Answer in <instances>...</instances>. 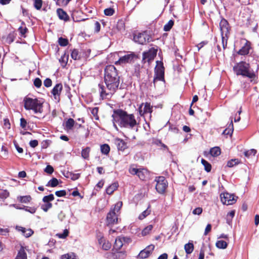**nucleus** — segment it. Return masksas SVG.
<instances>
[{
  "label": "nucleus",
  "mask_w": 259,
  "mask_h": 259,
  "mask_svg": "<svg viewBox=\"0 0 259 259\" xmlns=\"http://www.w3.org/2000/svg\"><path fill=\"white\" fill-rule=\"evenodd\" d=\"M104 82L98 85L99 92L102 99H109L118 89L120 76L118 71L114 65L107 66L104 69Z\"/></svg>",
  "instance_id": "f257e3e1"
},
{
  "label": "nucleus",
  "mask_w": 259,
  "mask_h": 259,
  "mask_svg": "<svg viewBox=\"0 0 259 259\" xmlns=\"http://www.w3.org/2000/svg\"><path fill=\"white\" fill-rule=\"evenodd\" d=\"M112 117L113 126L116 129H117L116 123L120 127L128 129H134L138 124L133 114H128L122 109L114 110Z\"/></svg>",
  "instance_id": "f03ea898"
},
{
  "label": "nucleus",
  "mask_w": 259,
  "mask_h": 259,
  "mask_svg": "<svg viewBox=\"0 0 259 259\" xmlns=\"http://www.w3.org/2000/svg\"><path fill=\"white\" fill-rule=\"evenodd\" d=\"M24 107L26 110H32L35 113L43 112V102L37 98L25 97L23 99Z\"/></svg>",
  "instance_id": "7ed1b4c3"
},
{
  "label": "nucleus",
  "mask_w": 259,
  "mask_h": 259,
  "mask_svg": "<svg viewBox=\"0 0 259 259\" xmlns=\"http://www.w3.org/2000/svg\"><path fill=\"white\" fill-rule=\"evenodd\" d=\"M233 70L237 75H242L253 79L255 77L254 72L250 70V65L245 61H241L233 67Z\"/></svg>",
  "instance_id": "20e7f679"
},
{
  "label": "nucleus",
  "mask_w": 259,
  "mask_h": 259,
  "mask_svg": "<svg viewBox=\"0 0 259 259\" xmlns=\"http://www.w3.org/2000/svg\"><path fill=\"white\" fill-rule=\"evenodd\" d=\"M138 58L137 56L134 52H130L119 58L118 61L115 62L116 65H122L127 63H133Z\"/></svg>",
  "instance_id": "39448f33"
},
{
  "label": "nucleus",
  "mask_w": 259,
  "mask_h": 259,
  "mask_svg": "<svg viewBox=\"0 0 259 259\" xmlns=\"http://www.w3.org/2000/svg\"><path fill=\"white\" fill-rule=\"evenodd\" d=\"M155 76L153 82L155 83L156 80H164V68L162 62L157 61L156 65L154 70Z\"/></svg>",
  "instance_id": "423d86ee"
},
{
  "label": "nucleus",
  "mask_w": 259,
  "mask_h": 259,
  "mask_svg": "<svg viewBox=\"0 0 259 259\" xmlns=\"http://www.w3.org/2000/svg\"><path fill=\"white\" fill-rule=\"evenodd\" d=\"M129 172L133 175H137L141 180H146L149 177V171L146 168H137L131 167Z\"/></svg>",
  "instance_id": "0eeeda50"
},
{
  "label": "nucleus",
  "mask_w": 259,
  "mask_h": 259,
  "mask_svg": "<svg viewBox=\"0 0 259 259\" xmlns=\"http://www.w3.org/2000/svg\"><path fill=\"white\" fill-rule=\"evenodd\" d=\"M155 182H156V189L159 193H163L165 192L167 187V182L164 177L160 176L156 177Z\"/></svg>",
  "instance_id": "6e6552de"
},
{
  "label": "nucleus",
  "mask_w": 259,
  "mask_h": 259,
  "mask_svg": "<svg viewBox=\"0 0 259 259\" xmlns=\"http://www.w3.org/2000/svg\"><path fill=\"white\" fill-rule=\"evenodd\" d=\"M150 38V36L146 32H137L134 35V40L141 45L149 42Z\"/></svg>",
  "instance_id": "1a4fd4ad"
},
{
  "label": "nucleus",
  "mask_w": 259,
  "mask_h": 259,
  "mask_svg": "<svg viewBox=\"0 0 259 259\" xmlns=\"http://www.w3.org/2000/svg\"><path fill=\"white\" fill-rule=\"evenodd\" d=\"M157 54V50L154 48H152L149 50L148 52L143 53L142 62L143 63L148 62L150 64L152 61Z\"/></svg>",
  "instance_id": "9d476101"
},
{
  "label": "nucleus",
  "mask_w": 259,
  "mask_h": 259,
  "mask_svg": "<svg viewBox=\"0 0 259 259\" xmlns=\"http://www.w3.org/2000/svg\"><path fill=\"white\" fill-rule=\"evenodd\" d=\"M118 214L115 211L112 210L111 208L110 211L107 213L106 217V224L108 226H112L118 223Z\"/></svg>",
  "instance_id": "9b49d317"
},
{
  "label": "nucleus",
  "mask_w": 259,
  "mask_h": 259,
  "mask_svg": "<svg viewBox=\"0 0 259 259\" xmlns=\"http://www.w3.org/2000/svg\"><path fill=\"white\" fill-rule=\"evenodd\" d=\"M222 202L226 205H232L235 203L236 200L234 195L229 193H223L220 195Z\"/></svg>",
  "instance_id": "f8f14e48"
},
{
  "label": "nucleus",
  "mask_w": 259,
  "mask_h": 259,
  "mask_svg": "<svg viewBox=\"0 0 259 259\" xmlns=\"http://www.w3.org/2000/svg\"><path fill=\"white\" fill-rule=\"evenodd\" d=\"M153 107L150 105V104L146 102L145 104L142 103L138 109L139 114L141 116H143L146 113H151L153 111Z\"/></svg>",
  "instance_id": "ddd939ff"
},
{
  "label": "nucleus",
  "mask_w": 259,
  "mask_h": 259,
  "mask_svg": "<svg viewBox=\"0 0 259 259\" xmlns=\"http://www.w3.org/2000/svg\"><path fill=\"white\" fill-rule=\"evenodd\" d=\"M154 249V245L153 244H150L140 252L138 257L141 258H146L148 257L152 253Z\"/></svg>",
  "instance_id": "4468645a"
},
{
  "label": "nucleus",
  "mask_w": 259,
  "mask_h": 259,
  "mask_svg": "<svg viewBox=\"0 0 259 259\" xmlns=\"http://www.w3.org/2000/svg\"><path fill=\"white\" fill-rule=\"evenodd\" d=\"M63 89V85L61 83H58L55 85L51 91V93L55 100H60V95Z\"/></svg>",
  "instance_id": "2eb2a0df"
},
{
  "label": "nucleus",
  "mask_w": 259,
  "mask_h": 259,
  "mask_svg": "<svg viewBox=\"0 0 259 259\" xmlns=\"http://www.w3.org/2000/svg\"><path fill=\"white\" fill-rule=\"evenodd\" d=\"M220 27L221 32V35H223L224 34L229 35V23L226 20L224 19L221 20L220 23Z\"/></svg>",
  "instance_id": "dca6fc26"
},
{
  "label": "nucleus",
  "mask_w": 259,
  "mask_h": 259,
  "mask_svg": "<svg viewBox=\"0 0 259 259\" xmlns=\"http://www.w3.org/2000/svg\"><path fill=\"white\" fill-rule=\"evenodd\" d=\"M250 46H251V43L249 41L246 40L245 44L239 50V51L237 52V53L240 55H247L249 53V50L251 49Z\"/></svg>",
  "instance_id": "f3484780"
},
{
  "label": "nucleus",
  "mask_w": 259,
  "mask_h": 259,
  "mask_svg": "<svg viewBox=\"0 0 259 259\" xmlns=\"http://www.w3.org/2000/svg\"><path fill=\"white\" fill-rule=\"evenodd\" d=\"M16 229L25 237H29L33 233V231L30 229H26L25 228L20 226H17Z\"/></svg>",
  "instance_id": "a211bd4d"
},
{
  "label": "nucleus",
  "mask_w": 259,
  "mask_h": 259,
  "mask_svg": "<svg viewBox=\"0 0 259 259\" xmlns=\"http://www.w3.org/2000/svg\"><path fill=\"white\" fill-rule=\"evenodd\" d=\"M115 144L118 150L123 151L126 148V143L122 139L117 138L115 139Z\"/></svg>",
  "instance_id": "6ab92c4d"
},
{
  "label": "nucleus",
  "mask_w": 259,
  "mask_h": 259,
  "mask_svg": "<svg viewBox=\"0 0 259 259\" xmlns=\"http://www.w3.org/2000/svg\"><path fill=\"white\" fill-rule=\"evenodd\" d=\"M58 16L61 20L65 21L69 20V17L67 14L62 9H58L57 10Z\"/></svg>",
  "instance_id": "aec40b11"
},
{
  "label": "nucleus",
  "mask_w": 259,
  "mask_h": 259,
  "mask_svg": "<svg viewBox=\"0 0 259 259\" xmlns=\"http://www.w3.org/2000/svg\"><path fill=\"white\" fill-rule=\"evenodd\" d=\"M15 259H27V254L23 246H21Z\"/></svg>",
  "instance_id": "412c9836"
},
{
  "label": "nucleus",
  "mask_w": 259,
  "mask_h": 259,
  "mask_svg": "<svg viewBox=\"0 0 259 259\" xmlns=\"http://www.w3.org/2000/svg\"><path fill=\"white\" fill-rule=\"evenodd\" d=\"M234 130L233 121L231 120V122L223 132V134L226 135L232 136Z\"/></svg>",
  "instance_id": "4be33fe9"
},
{
  "label": "nucleus",
  "mask_w": 259,
  "mask_h": 259,
  "mask_svg": "<svg viewBox=\"0 0 259 259\" xmlns=\"http://www.w3.org/2000/svg\"><path fill=\"white\" fill-rule=\"evenodd\" d=\"M118 187L117 183H113L106 189V193L109 195L112 194L117 189Z\"/></svg>",
  "instance_id": "5701e85b"
},
{
  "label": "nucleus",
  "mask_w": 259,
  "mask_h": 259,
  "mask_svg": "<svg viewBox=\"0 0 259 259\" xmlns=\"http://www.w3.org/2000/svg\"><path fill=\"white\" fill-rule=\"evenodd\" d=\"M114 259H123L126 256V254L124 251H117L115 253H112Z\"/></svg>",
  "instance_id": "b1692460"
},
{
  "label": "nucleus",
  "mask_w": 259,
  "mask_h": 259,
  "mask_svg": "<svg viewBox=\"0 0 259 259\" xmlns=\"http://www.w3.org/2000/svg\"><path fill=\"white\" fill-rule=\"evenodd\" d=\"M117 242L119 243H128L131 242V238L129 237L120 236L115 239V243H117Z\"/></svg>",
  "instance_id": "393cba45"
},
{
  "label": "nucleus",
  "mask_w": 259,
  "mask_h": 259,
  "mask_svg": "<svg viewBox=\"0 0 259 259\" xmlns=\"http://www.w3.org/2000/svg\"><path fill=\"white\" fill-rule=\"evenodd\" d=\"M210 154L212 156H218L221 154V149L219 147H214L210 150Z\"/></svg>",
  "instance_id": "a878e982"
},
{
  "label": "nucleus",
  "mask_w": 259,
  "mask_h": 259,
  "mask_svg": "<svg viewBox=\"0 0 259 259\" xmlns=\"http://www.w3.org/2000/svg\"><path fill=\"white\" fill-rule=\"evenodd\" d=\"M91 149L90 147H86L81 151V156L83 158L87 159L89 157Z\"/></svg>",
  "instance_id": "bb28decb"
},
{
  "label": "nucleus",
  "mask_w": 259,
  "mask_h": 259,
  "mask_svg": "<svg viewBox=\"0 0 259 259\" xmlns=\"http://www.w3.org/2000/svg\"><path fill=\"white\" fill-rule=\"evenodd\" d=\"M100 149L102 153L105 155H107L109 153L110 150L109 146L106 144L102 145Z\"/></svg>",
  "instance_id": "cd10ccee"
},
{
  "label": "nucleus",
  "mask_w": 259,
  "mask_h": 259,
  "mask_svg": "<svg viewBox=\"0 0 259 259\" xmlns=\"http://www.w3.org/2000/svg\"><path fill=\"white\" fill-rule=\"evenodd\" d=\"M74 120L72 118H69L65 123V127L67 130H71L74 126Z\"/></svg>",
  "instance_id": "c85d7f7f"
},
{
  "label": "nucleus",
  "mask_w": 259,
  "mask_h": 259,
  "mask_svg": "<svg viewBox=\"0 0 259 259\" xmlns=\"http://www.w3.org/2000/svg\"><path fill=\"white\" fill-rule=\"evenodd\" d=\"M19 201L22 203H28L31 200V197L29 195L19 196L18 197Z\"/></svg>",
  "instance_id": "c756f323"
},
{
  "label": "nucleus",
  "mask_w": 259,
  "mask_h": 259,
  "mask_svg": "<svg viewBox=\"0 0 259 259\" xmlns=\"http://www.w3.org/2000/svg\"><path fill=\"white\" fill-rule=\"evenodd\" d=\"M240 163V161L238 159H232L228 161L227 166L229 167H232Z\"/></svg>",
  "instance_id": "7c9ffc66"
},
{
  "label": "nucleus",
  "mask_w": 259,
  "mask_h": 259,
  "mask_svg": "<svg viewBox=\"0 0 259 259\" xmlns=\"http://www.w3.org/2000/svg\"><path fill=\"white\" fill-rule=\"evenodd\" d=\"M201 163L204 166L205 170L207 172H209L211 169V166L210 164L204 159H201Z\"/></svg>",
  "instance_id": "2f4dec72"
},
{
  "label": "nucleus",
  "mask_w": 259,
  "mask_h": 259,
  "mask_svg": "<svg viewBox=\"0 0 259 259\" xmlns=\"http://www.w3.org/2000/svg\"><path fill=\"white\" fill-rule=\"evenodd\" d=\"M150 206H149L147 209L143 211L139 216V219L141 220L145 219L147 216L150 214L151 210L149 209Z\"/></svg>",
  "instance_id": "473e14b6"
},
{
  "label": "nucleus",
  "mask_w": 259,
  "mask_h": 259,
  "mask_svg": "<svg viewBox=\"0 0 259 259\" xmlns=\"http://www.w3.org/2000/svg\"><path fill=\"white\" fill-rule=\"evenodd\" d=\"M58 183H59L58 180L55 178H53L49 181L48 184L46 185V186L55 187L58 185Z\"/></svg>",
  "instance_id": "72a5a7b5"
},
{
  "label": "nucleus",
  "mask_w": 259,
  "mask_h": 259,
  "mask_svg": "<svg viewBox=\"0 0 259 259\" xmlns=\"http://www.w3.org/2000/svg\"><path fill=\"white\" fill-rule=\"evenodd\" d=\"M244 155L247 158H250L252 156H254L256 153V150L254 149H251L244 152Z\"/></svg>",
  "instance_id": "f704fd0d"
},
{
  "label": "nucleus",
  "mask_w": 259,
  "mask_h": 259,
  "mask_svg": "<svg viewBox=\"0 0 259 259\" xmlns=\"http://www.w3.org/2000/svg\"><path fill=\"white\" fill-rule=\"evenodd\" d=\"M194 244H185L184 246V248L187 254H190L192 253L194 249Z\"/></svg>",
  "instance_id": "c9c22d12"
},
{
  "label": "nucleus",
  "mask_w": 259,
  "mask_h": 259,
  "mask_svg": "<svg viewBox=\"0 0 259 259\" xmlns=\"http://www.w3.org/2000/svg\"><path fill=\"white\" fill-rule=\"evenodd\" d=\"M65 177L70 178L72 180H76L78 179L79 177V174H73L71 172H68L66 173V175Z\"/></svg>",
  "instance_id": "e433bc0d"
},
{
  "label": "nucleus",
  "mask_w": 259,
  "mask_h": 259,
  "mask_svg": "<svg viewBox=\"0 0 259 259\" xmlns=\"http://www.w3.org/2000/svg\"><path fill=\"white\" fill-rule=\"evenodd\" d=\"M174 22L172 20H170L164 26L163 29L165 31H169L174 25Z\"/></svg>",
  "instance_id": "4c0bfd02"
},
{
  "label": "nucleus",
  "mask_w": 259,
  "mask_h": 259,
  "mask_svg": "<svg viewBox=\"0 0 259 259\" xmlns=\"http://www.w3.org/2000/svg\"><path fill=\"white\" fill-rule=\"evenodd\" d=\"M153 226L152 225H148L145 227L142 231V234L143 236H146L149 234L153 229Z\"/></svg>",
  "instance_id": "58836bf2"
},
{
  "label": "nucleus",
  "mask_w": 259,
  "mask_h": 259,
  "mask_svg": "<svg viewBox=\"0 0 259 259\" xmlns=\"http://www.w3.org/2000/svg\"><path fill=\"white\" fill-rule=\"evenodd\" d=\"M222 36V41L221 45L224 49H225L227 45V41L229 37V35H223Z\"/></svg>",
  "instance_id": "ea45409f"
},
{
  "label": "nucleus",
  "mask_w": 259,
  "mask_h": 259,
  "mask_svg": "<svg viewBox=\"0 0 259 259\" xmlns=\"http://www.w3.org/2000/svg\"><path fill=\"white\" fill-rule=\"evenodd\" d=\"M61 259H77L74 253H66L61 256Z\"/></svg>",
  "instance_id": "a19ab883"
},
{
  "label": "nucleus",
  "mask_w": 259,
  "mask_h": 259,
  "mask_svg": "<svg viewBox=\"0 0 259 259\" xmlns=\"http://www.w3.org/2000/svg\"><path fill=\"white\" fill-rule=\"evenodd\" d=\"M71 56L74 60H78L80 58V56L78 53V51L76 49H73L72 51Z\"/></svg>",
  "instance_id": "79ce46f5"
},
{
  "label": "nucleus",
  "mask_w": 259,
  "mask_h": 259,
  "mask_svg": "<svg viewBox=\"0 0 259 259\" xmlns=\"http://www.w3.org/2000/svg\"><path fill=\"white\" fill-rule=\"evenodd\" d=\"M52 207V204L51 203L44 202V204L41 205V208L45 212H47Z\"/></svg>",
  "instance_id": "37998d69"
},
{
  "label": "nucleus",
  "mask_w": 259,
  "mask_h": 259,
  "mask_svg": "<svg viewBox=\"0 0 259 259\" xmlns=\"http://www.w3.org/2000/svg\"><path fill=\"white\" fill-rule=\"evenodd\" d=\"M54 199V195L51 194L48 196H45L42 198V201L44 202L51 203V201Z\"/></svg>",
  "instance_id": "c03bdc74"
},
{
  "label": "nucleus",
  "mask_w": 259,
  "mask_h": 259,
  "mask_svg": "<svg viewBox=\"0 0 259 259\" xmlns=\"http://www.w3.org/2000/svg\"><path fill=\"white\" fill-rule=\"evenodd\" d=\"M122 206V202L121 201H118L115 204L114 208H112V210L115 211L116 214H118Z\"/></svg>",
  "instance_id": "a18cd8bd"
},
{
  "label": "nucleus",
  "mask_w": 259,
  "mask_h": 259,
  "mask_svg": "<svg viewBox=\"0 0 259 259\" xmlns=\"http://www.w3.org/2000/svg\"><path fill=\"white\" fill-rule=\"evenodd\" d=\"M58 43L60 46L65 47L68 44V40L66 38L60 37L58 39Z\"/></svg>",
  "instance_id": "49530a36"
},
{
  "label": "nucleus",
  "mask_w": 259,
  "mask_h": 259,
  "mask_svg": "<svg viewBox=\"0 0 259 259\" xmlns=\"http://www.w3.org/2000/svg\"><path fill=\"white\" fill-rule=\"evenodd\" d=\"M18 30L21 34V36L25 37V34L28 31V29L25 26V27L20 26L19 27Z\"/></svg>",
  "instance_id": "de8ad7c7"
},
{
  "label": "nucleus",
  "mask_w": 259,
  "mask_h": 259,
  "mask_svg": "<svg viewBox=\"0 0 259 259\" xmlns=\"http://www.w3.org/2000/svg\"><path fill=\"white\" fill-rule=\"evenodd\" d=\"M123 244H114L113 248L112 249V253H115L117 252V251H119V250L122 247Z\"/></svg>",
  "instance_id": "09e8293b"
},
{
  "label": "nucleus",
  "mask_w": 259,
  "mask_h": 259,
  "mask_svg": "<svg viewBox=\"0 0 259 259\" xmlns=\"http://www.w3.org/2000/svg\"><path fill=\"white\" fill-rule=\"evenodd\" d=\"M91 112L92 114L94 116L95 119L97 120L99 119L98 116V107H94L91 109Z\"/></svg>",
  "instance_id": "8fccbe9b"
},
{
  "label": "nucleus",
  "mask_w": 259,
  "mask_h": 259,
  "mask_svg": "<svg viewBox=\"0 0 259 259\" xmlns=\"http://www.w3.org/2000/svg\"><path fill=\"white\" fill-rule=\"evenodd\" d=\"M235 213V211L234 210H231V211L228 213L227 221L228 223H229V222L231 221L232 219L234 217Z\"/></svg>",
  "instance_id": "3c124183"
},
{
  "label": "nucleus",
  "mask_w": 259,
  "mask_h": 259,
  "mask_svg": "<svg viewBox=\"0 0 259 259\" xmlns=\"http://www.w3.org/2000/svg\"><path fill=\"white\" fill-rule=\"evenodd\" d=\"M34 6L37 10H39L42 6V1L41 0H35L34 3Z\"/></svg>",
  "instance_id": "603ef678"
},
{
  "label": "nucleus",
  "mask_w": 259,
  "mask_h": 259,
  "mask_svg": "<svg viewBox=\"0 0 259 259\" xmlns=\"http://www.w3.org/2000/svg\"><path fill=\"white\" fill-rule=\"evenodd\" d=\"M114 13L113 9L109 8L104 10V14L106 16H112Z\"/></svg>",
  "instance_id": "864d4df0"
},
{
  "label": "nucleus",
  "mask_w": 259,
  "mask_h": 259,
  "mask_svg": "<svg viewBox=\"0 0 259 259\" xmlns=\"http://www.w3.org/2000/svg\"><path fill=\"white\" fill-rule=\"evenodd\" d=\"M25 211L29 212L31 213H34L36 211V208L33 207H29L28 206H24L23 209Z\"/></svg>",
  "instance_id": "5fc2aeb1"
},
{
  "label": "nucleus",
  "mask_w": 259,
  "mask_h": 259,
  "mask_svg": "<svg viewBox=\"0 0 259 259\" xmlns=\"http://www.w3.org/2000/svg\"><path fill=\"white\" fill-rule=\"evenodd\" d=\"M100 247L103 250H108L111 247V244H99Z\"/></svg>",
  "instance_id": "6e6d98bb"
},
{
  "label": "nucleus",
  "mask_w": 259,
  "mask_h": 259,
  "mask_svg": "<svg viewBox=\"0 0 259 259\" xmlns=\"http://www.w3.org/2000/svg\"><path fill=\"white\" fill-rule=\"evenodd\" d=\"M44 84L47 88L50 87L52 84V80L49 78H46L44 81Z\"/></svg>",
  "instance_id": "4d7b16f0"
},
{
  "label": "nucleus",
  "mask_w": 259,
  "mask_h": 259,
  "mask_svg": "<svg viewBox=\"0 0 259 259\" xmlns=\"http://www.w3.org/2000/svg\"><path fill=\"white\" fill-rule=\"evenodd\" d=\"M33 83L36 88H39L41 87L42 82L39 78H36L34 79Z\"/></svg>",
  "instance_id": "13d9d810"
},
{
  "label": "nucleus",
  "mask_w": 259,
  "mask_h": 259,
  "mask_svg": "<svg viewBox=\"0 0 259 259\" xmlns=\"http://www.w3.org/2000/svg\"><path fill=\"white\" fill-rule=\"evenodd\" d=\"M45 171L47 174H52L54 171V168L51 165H48L45 169Z\"/></svg>",
  "instance_id": "bf43d9fd"
},
{
  "label": "nucleus",
  "mask_w": 259,
  "mask_h": 259,
  "mask_svg": "<svg viewBox=\"0 0 259 259\" xmlns=\"http://www.w3.org/2000/svg\"><path fill=\"white\" fill-rule=\"evenodd\" d=\"M68 234V231L67 229L64 230L63 233L57 234V236L60 238H65Z\"/></svg>",
  "instance_id": "052dcab7"
},
{
  "label": "nucleus",
  "mask_w": 259,
  "mask_h": 259,
  "mask_svg": "<svg viewBox=\"0 0 259 259\" xmlns=\"http://www.w3.org/2000/svg\"><path fill=\"white\" fill-rule=\"evenodd\" d=\"M27 124V121L26 120V119H25L24 118H21L20 119V126L22 128L25 130Z\"/></svg>",
  "instance_id": "680f3d73"
},
{
  "label": "nucleus",
  "mask_w": 259,
  "mask_h": 259,
  "mask_svg": "<svg viewBox=\"0 0 259 259\" xmlns=\"http://www.w3.org/2000/svg\"><path fill=\"white\" fill-rule=\"evenodd\" d=\"M55 194L58 197H62L66 195V192L65 190H60L56 191Z\"/></svg>",
  "instance_id": "e2e57ef3"
},
{
  "label": "nucleus",
  "mask_w": 259,
  "mask_h": 259,
  "mask_svg": "<svg viewBox=\"0 0 259 259\" xmlns=\"http://www.w3.org/2000/svg\"><path fill=\"white\" fill-rule=\"evenodd\" d=\"M202 212V209L201 207H197L193 210V214H200Z\"/></svg>",
  "instance_id": "0e129e2a"
},
{
  "label": "nucleus",
  "mask_w": 259,
  "mask_h": 259,
  "mask_svg": "<svg viewBox=\"0 0 259 259\" xmlns=\"http://www.w3.org/2000/svg\"><path fill=\"white\" fill-rule=\"evenodd\" d=\"M0 196L2 198H6L9 196V192L7 190L3 191L1 193H0Z\"/></svg>",
  "instance_id": "69168bd1"
},
{
  "label": "nucleus",
  "mask_w": 259,
  "mask_h": 259,
  "mask_svg": "<svg viewBox=\"0 0 259 259\" xmlns=\"http://www.w3.org/2000/svg\"><path fill=\"white\" fill-rule=\"evenodd\" d=\"M38 144V141L36 140H31L29 142L30 146L32 148H35Z\"/></svg>",
  "instance_id": "338daca9"
},
{
  "label": "nucleus",
  "mask_w": 259,
  "mask_h": 259,
  "mask_svg": "<svg viewBox=\"0 0 259 259\" xmlns=\"http://www.w3.org/2000/svg\"><path fill=\"white\" fill-rule=\"evenodd\" d=\"M101 28V25L100 23L98 21H96L95 23V31L97 32L100 31Z\"/></svg>",
  "instance_id": "774afa93"
}]
</instances>
